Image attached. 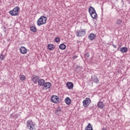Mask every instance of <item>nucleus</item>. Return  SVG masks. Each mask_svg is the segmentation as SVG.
<instances>
[{
	"mask_svg": "<svg viewBox=\"0 0 130 130\" xmlns=\"http://www.w3.org/2000/svg\"><path fill=\"white\" fill-rule=\"evenodd\" d=\"M95 37L96 35L93 33H91L88 36V39H89V40H91V41H93V40H94Z\"/></svg>",
	"mask_w": 130,
	"mask_h": 130,
	"instance_id": "13",
	"label": "nucleus"
},
{
	"mask_svg": "<svg viewBox=\"0 0 130 130\" xmlns=\"http://www.w3.org/2000/svg\"><path fill=\"white\" fill-rule=\"evenodd\" d=\"M51 100L53 103H59L60 102V99L57 95H52Z\"/></svg>",
	"mask_w": 130,
	"mask_h": 130,
	"instance_id": "5",
	"label": "nucleus"
},
{
	"mask_svg": "<svg viewBox=\"0 0 130 130\" xmlns=\"http://www.w3.org/2000/svg\"><path fill=\"white\" fill-rule=\"evenodd\" d=\"M19 51L22 54H26L27 53V49L24 47H21L19 49Z\"/></svg>",
	"mask_w": 130,
	"mask_h": 130,
	"instance_id": "9",
	"label": "nucleus"
},
{
	"mask_svg": "<svg viewBox=\"0 0 130 130\" xmlns=\"http://www.w3.org/2000/svg\"><path fill=\"white\" fill-rule=\"evenodd\" d=\"M81 70L82 67L77 65L76 67V72H77V73H79V72H81Z\"/></svg>",
	"mask_w": 130,
	"mask_h": 130,
	"instance_id": "24",
	"label": "nucleus"
},
{
	"mask_svg": "<svg viewBox=\"0 0 130 130\" xmlns=\"http://www.w3.org/2000/svg\"><path fill=\"white\" fill-rule=\"evenodd\" d=\"M88 12L90 15V16H92L94 15L93 18H97V13H96V11L94 8L92 7L91 6L89 7L88 9Z\"/></svg>",
	"mask_w": 130,
	"mask_h": 130,
	"instance_id": "4",
	"label": "nucleus"
},
{
	"mask_svg": "<svg viewBox=\"0 0 130 130\" xmlns=\"http://www.w3.org/2000/svg\"><path fill=\"white\" fill-rule=\"evenodd\" d=\"M120 51L122 52L123 53L124 52H126V51H127V48L126 47L121 48Z\"/></svg>",
	"mask_w": 130,
	"mask_h": 130,
	"instance_id": "22",
	"label": "nucleus"
},
{
	"mask_svg": "<svg viewBox=\"0 0 130 130\" xmlns=\"http://www.w3.org/2000/svg\"><path fill=\"white\" fill-rule=\"evenodd\" d=\"M77 57H78V56H73V59H75L77 58Z\"/></svg>",
	"mask_w": 130,
	"mask_h": 130,
	"instance_id": "33",
	"label": "nucleus"
},
{
	"mask_svg": "<svg viewBox=\"0 0 130 130\" xmlns=\"http://www.w3.org/2000/svg\"><path fill=\"white\" fill-rule=\"evenodd\" d=\"M20 79L21 81H24V80H26V77H25V75H20Z\"/></svg>",
	"mask_w": 130,
	"mask_h": 130,
	"instance_id": "25",
	"label": "nucleus"
},
{
	"mask_svg": "<svg viewBox=\"0 0 130 130\" xmlns=\"http://www.w3.org/2000/svg\"><path fill=\"white\" fill-rule=\"evenodd\" d=\"M19 10H20V8L18 6L16 7L9 12V14H10L11 16H18L19 14Z\"/></svg>",
	"mask_w": 130,
	"mask_h": 130,
	"instance_id": "3",
	"label": "nucleus"
},
{
	"mask_svg": "<svg viewBox=\"0 0 130 130\" xmlns=\"http://www.w3.org/2000/svg\"><path fill=\"white\" fill-rule=\"evenodd\" d=\"M66 85L67 86V87L68 88V89H69L70 90L74 88V83H73V82H68L66 83Z\"/></svg>",
	"mask_w": 130,
	"mask_h": 130,
	"instance_id": "11",
	"label": "nucleus"
},
{
	"mask_svg": "<svg viewBox=\"0 0 130 130\" xmlns=\"http://www.w3.org/2000/svg\"><path fill=\"white\" fill-rule=\"evenodd\" d=\"M48 49H49V50H53V49H54V45L51 44H48Z\"/></svg>",
	"mask_w": 130,
	"mask_h": 130,
	"instance_id": "17",
	"label": "nucleus"
},
{
	"mask_svg": "<svg viewBox=\"0 0 130 130\" xmlns=\"http://www.w3.org/2000/svg\"><path fill=\"white\" fill-rule=\"evenodd\" d=\"M66 104H67V105H70L71 104V102H72V101L71 100V99H70V98L67 97L65 100H64Z\"/></svg>",
	"mask_w": 130,
	"mask_h": 130,
	"instance_id": "15",
	"label": "nucleus"
},
{
	"mask_svg": "<svg viewBox=\"0 0 130 130\" xmlns=\"http://www.w3.org/2000/svg\"><path fill=\"white\" fill-rule=\"evenodd\" d=\"M90 103L91 100H90L89 98H86L85 100L83 101V104L84 107H87V106L90 105Z\"/></svg>",
	"mask_w": 130,
	"mask_h": 130,
	"instance_id": "7",
	"label": "nucleus"
},
{
	"mask_svg": "<svg viewBox=\"0 0 130 130\" xmlns=\"http://www.w3.org/2000/svg\"><path fill=\"white\" fill-rule=\"evenodd\" d=\"M54 41L57 43L60 41V39L59 38H55Z\"/></svg>",
	"mask_w": 130,
	"mask_h": 130,
	"instance_id": "26",
	"label": "nucleus"
},
{
	"mask_svg": "<svg viewBox=\"0 0 130 130\" xmlns=\"http://www.w3.org/2000/svg\"><path fill=\"white\" fill-rule=\"evenodd\" d=\"M113 47H114V48H116V47H117V45H115L114 44H112Z\"/></svg>",
	"mask_w": 130,
	"mask_h": 130,
	"instance_id": "30",
	"label": "nucleus"
},
{
	"mask_svg": "<svg viewBox=\"0 0 130 130\" xmlns=\"http://www.w3.org/2000/svg\"><path fill=\"white\" fill-rule=\"evenodd\" d=\"M76 36L77 37H82V36H85L86 34V30L85 29H81L76 31Z\"/></svg>",
	"mask_w": 130,
	"mask_h": 130,
	"instance_id": "6",
	"label": "nucleus"
},
{
	"mask_svg": "<svg viewBox=\"0 0 130 130\" xmlns=\"http://www.w3.org/2000/svg\"><path fill=\"white\" fill-rule=\"evenodd\" d=\"M59 48H60V49H61L62 50H64V49L67 48V46H66V45H64V44H61L59 46Z\"/></svg>",
	"mask_w": 130,
	"mask_h": 130,
	"instance_id": "18",
	"label": "nucleus"
},
{
	"mask_svg": "<svg viewBox=\"0 0 130 130\" xmlns=\"http://www.w3.org/2000/svg\"><path fill=\"white\" fill-rule=\"evenodd\" d=\"M85 56H86V57H89L90 56V54H89V53H86L85 54Z\"/></svg>",
	"mask_w": 130,
	"mask_h": 130,
	"instance_id": "29",
	"label": "nucleus"
},
{
	"mask_svg": "<svg viewBox=\"0 0 130 130\" xmlns=\"http://www.w3.org/2000/svg\"><path fill=\"white\" fill-rule=\"evenodd\" d=\"M92 80H93V82L94 83H96V84H98V82H99V80H98V77L96 76H93L92 77Z\"/></svg>",
	"mask_w": 130,
	"mask_h": 130,
	"instance_id": "19",
	"label": "nucleus"
},
{
	"mask_svg": "<svg viewBox=\"0 0 130 130\" xmlns=\"http://www.w3.org/2000/svg\"><path fill=\"white\" fill-rule=\"evenodd\" d=\"M30 29L31 31V32H35L37 31V28H36V27H35V26H31L30 27Z\"/></svg>",
	"mask_w": 130,
	"mask_h": 130,
	"instance_id": "21",
	"label": "nucleus"
},
{
	"mask_svg": "<svg viewBox=\"0 0 130 130\" xmlns=\"http://www.w3.org/2000/svg\"><path fill=\"white\" fill-rule=\"evenodd\" d=\"M60 111H61V109L59 107L57 108V109L55 111V114H56L57 115H58V114L60 113Z\"/></svg>",
	"mask_w": 130,
	"mask_h": 130,
	"instance_id": "23",
	"label": "nucleus"
},
{
	"mask_svg": "<svg viewBox=\"0 0 130 130\" xmlns=\"http://www.w3.org/2000/svg\"><path fill=\"white\" fill-rule=\"evenodd\" d=\"M38 83L39 86H40L41 87H43V85L45 83V80H44V79H40Z\"/></svg>",
	"mask_w": 130,
	"mask_h": 130,
	"instance_id": "12",
	"label": "nucleus"
},
{
	"mask_svg": "<svg viewBox=\"0 0 130 130\" xmlns=\"http://www.w3.org/2000/svg\"><path fill=\"white\" fill-rule=\"evenodd\" d=\"M39 80H40V77L37 75H34L31 78V81H32L34 84H37Z\"/></svg>",
	"mask_w": 130,
	"mask_h": 130,
	"instance_id": "8",
	"label": "nucleus"
},
{
	"mask_svg": "<svg viewBox=\"0 0 130 130\" xmlns=\"http://www.w3.org/2000/svg\"><path fill=\"white\" fill-rule=\"evenodd\" d=\"M98 107L100 108V109H103V107H104V104L102 102H99L98 103Z\"/></svg>",
	"mask_w": 130,
	"mask_h": 130,
	"instance_id": "14",
	"label": "nucleus"
},
{
	"mask_svg": "<svg viewBox=\"0 0 130 130\" xmlns=\"http://www.w3.org/2000/svg\"><path fill=\"white\" fill-rule=\"evenodd\" d=\"M26 128L29 130H36L35 128V124L32 120H28L26 122Z\"/></svg>",
	"mask_w": 130,
	"mask_h": 130,
	"instance_id": "1",
	"label": "nucleus"
},
{
	"mask_svg": "<svg viewBox=\"0 0 130 130\" xmlns=\"http://www.w3.org/2000/svg\"><path fill=\"white\" fill-rule=\"evenodd\" d=\"M91 18H92V19H96V18H94V14H92V15H90Z\"/></svg>",
	"mask_w": 130,
	"mask_h": 130,
	"instance_id": "31",
	"label": "nucleus"
},
{
	"mask_svg": "<svg viewBox=\"0 0 130 130\" xmlns=\"http://www.w3.org/2000/svg\"><path fill=\"white\" fill-rule=\"evenodd\" d=\"M4 57H5V55H4L3 54H1L0 55V59H1L2 60H3V59H5Z\"/></svg>",
	"mask_w": 130,
	"mask_h": 130,
	"instance_id": "27",
	"label": "nucleus"
},
{
	"mask_svg": "<svg viewBox=\"0 0 130 130\" xmlns=\"http://www.w3.org/2000/svg\"><path fill=\"white\" fill-rule=\"evenodd\" d=\"M47 20V18L44 16H42L37 21L38 26H41V25H44V24H46V21Z\"/></svg>",
	"mask_w": 130,
	"mask_h": 130,
	"instance_id": "2",
	"label": "nucleus"
},
{
	"mask_svg": "<svg viewBox=\"0 0 130 130\" xmlns=\"http://www.w3.org/2000/svg\"><path fill=\"white\" fill-rule=\"evenodd\" d=\"M43 87H44V88H45V89L47 90V89H49V88H50V87H51V83L50 82H45V83L44 84Z\"/></svg>",
	"mask_w": 130,
	"mask_h": 130,
	"instance_id": "10",
	"label": "nucleus"
},
{
	"mask_svg": "<svg viewBox=\"0 0 130 130\" xmlns=\"http://www.w3.org/2000/svg\"><path fill=\"white\" fill-rule=\"evenodd\" d=\"M122 23V21L120 19H117L116 21V24L118 26V27H121V23Z\"/></svg>",
	"mask_w": 130,
	"mask_h": 130,
	"instance_id": "16",
	"label": "nucleus"
},
{
	"mask_svg": "<svg viewBox=\"0 0 130 130\" xmlns=\"http://www.w3.org/2000/svg\"><path fill=\"white\" fill-rule=\"evenodd\" d=\"M10 117H11V118H15V115H14V114H11V115H10Z\"/></svg>",
	"mask_w": 130,
	"mask_h": 130,
	"instance_id": "28",
	"label": "nucleus"
},
{
	"mask_svg": "<svg viewBox=\"0 0 130 130\" xmlns=\"http://www.w3.org/2000/svg\"><path fill=\"white\" fill-rule=\"evenodd\" d=\"M85 130H93L91 123H89L86 127L85 128Z\"/></svg>",
	"mask_w": 130,
	"mask_h": 130,
	"instance_id": "20",
	"label": "nucleus"
},
{
	"mask_svg": "<svg viewBox=\"0 0 130 130\" xmlns=\"http://www.w3.org/2000/svg\"><path fill=\"white\" fill-rule=\"evenodd\" d=\"M14 116H15V118H18V117L17 114L15 115Z\"/></svg>",
	"mask_w": 130,
	"mask_h": 130,
	"instance_id": "32",
	"label": "nucleus"
}]
</instances>
